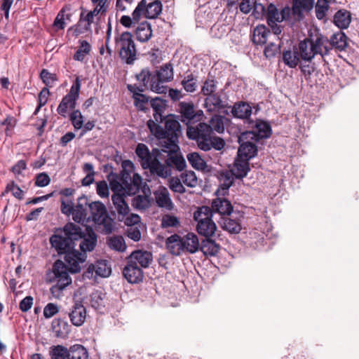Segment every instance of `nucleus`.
I'll return each mask as SVG.
<instances>
[{
  "label": "nucleus",
  "mask_w": 359,
  "mask_h": 359,
  "mask_svg": "<svg viewBox=\"0 0 359 359\" xmlns=\"http://www.w3.org/2000/svg\"><path fill=\"white\" fill-rule=\"evenodd\" d=\"M120 175L111 172L107 180L113 191L111 201L118 213V219L123 222L130 212V208L125 201L126 194L135 195L140 189L142 179L135 172V165L130 160L122 162Z\"/></svg>",
  "instance_id": "1"
},
{
  "label": "nucleus",
  "mask_w": 359,
  "mask_h": 359,
  "mask_svg": "<svg viewBox=\"0 0 359 359\" xmlns=\"http://www.w3.org/2000/svg\"><path fill=\"white\" fill-rule=\"evenodd\" d=\"M81 237V226L72 222H68L63 229H57L50 238V243L57 253L65 255V261L69 265L72 273L80 271V264L83 263L86 257L85 253L74 249V242L80 240Z\"/></svg>",
  "instance_id": "2"
},
{
  "label": "nucleus",
  "mask_w": 359,
  "mask_h": 359,
  "mask_svg": "<svg viewBox=\"0 0 359 359\" xmlns=\"http://www.w3.org/2000/svg\"><path fill=\"white\" fill-rule=\"evenodd\" d=\"M163 121H165V128L151 119L147 121V125L150 132L161 140L162 147L170 151H175L179 149L177 143L182 134L181 126L172 114L165 116Z\"/></svg>",
  "instance_id": "3"
},
{
  "label": "nucleus",
  "mask_w": 359,
  "mask_h": 359,
  "mask_svg": "<svg viewBox=\"0 0 359 359\" xmlns=\"http://www.w3.org/2000/svg\"><path fill=\"white\" fill-rule=\"evenodd\" d=\"M173 77V67L170 62L163 65L158 70L153 72L148 68L142 69L136 75L137 80L140 81L145 88L156 93H165L166 88L163 83L172 81Z\"/></svg>",
  "instance_id": "4"
},
{
  "label": "nucleus",
  "mask_w": 359,
  "mask_h": 359,
  "mask_svg": "<svg viewBox=\"0 0 359 359\" xmlns=\"http://www.w3.org/2000/svg\"><path fill=\"white\" fill-rule=\"evenodd\" d=\"M187 136L189 140H195L198 148L205 151L212 149L220 151L225 145L222 138L211 134L208 124L201 121L196 126L192 125L187 128Z\"/></svg>",
  "instance_id": "5"
},
{
  "label": "nucleus",
  "mask_w": 359,
  "mask_h": 359,
  "mask_svg": "<svg viewBox=\"0 0 359 359\" xmlns=\"http://www.w3.org/2000/svg\"><path fill=\"white\" fill-rule=\"evenodd\" d=\"M93 222L100 232L105 235L111 234L115 229V222L107 210L104 204L100 201H94L88 205Z\"/></svg>",
  "instance_id": "6"
},
{
  "label": "nucleus",
  "mask_w": 359,
  "mask_h": 359,
  "mask_svg": "<svg viewBox=\"0 0 359 359\" xmlns=\"http://www.w3.org/2000/svg\"><path fill=\"white\" fill-rule=\"evenodd\" d=\"M116 47L120 58L128 65H133L137 60V50L133 35L129 32H123L115 37Z\"/></svg>",
  "instance_id": "7"
},
{
  "label": "nucleus",
  "mask_w": 359,
  "mask_h": 359,
  "mask_svg": "<svg viewBox=\"0 0 359 359\" xmlns=\"http://www.w3.org/2000/svg\"><path fill=\"white\" fill-rule=\"evenodd\" d=\"M53 280L55 284L50 287V292L55 297H59L68 285L72 283L69 269L63 262L57 260L53 266Z\"/></svg>",
  "instance_id": "8"
},
{
  "label": "nucleus",
  "mask_w": 359,
  "mask_h": 359,
  "mask_svg": "<svg viewBox=\"0 0 359 359\" xmlns=\"http://www.w3.org/2000/svg\"><path fill=\"white\" fill-rule=\"evenodd\" d=\"M81 86V81L79 77H76L69 93L62 97L57 107V111L60 116L66 117L68 109L74 110L79 97Z\"/></svg>",
  "instance_id": "9"
},
{
  "label": "nucleus",
  "mask_w": 359,
  "mask_h": 359,
  "mask_svg": "<svg viewBox=\"0 0 359 359\" xmlns=\"http://www.w3.org/2000/svg\"><path fill=\"white\" fill-rule=\"evenodd\" d=\"M252 137H255V135L250 132H243L239 135L240 146L238 150L239 158L250 161L257 155L258 149L256 145L257 142H254Z\"/></svg>",
  "instance_id": "10"
},
{
  "label": "nucleus",
  "mask_w": 359,
  "mask_h": 359,
  "mask_svg": "<svg viewBox=\"0 0 359 359\" xmlns=\"http://www.w3.org/2000/svg\"><path fill=\"white\" fill-rule=\"evenodd\" d=\"M178 106L181 121L187 128L202 121L204 116L203 111L201 109H196L192 102H180Z\"/></svg>",
  "instance_id": "11"
},
{
  "label": "nucleus",
  "mask_w": 359,
  "mask_h": 359,
  "mask_svg": "<svg viewBox=\"0 0 359 359\" xmlns=\"http://www.w3.org/2000/svg\"><path fill=\"white\" fill-rule=\"evenodd\" d=\"M308 39L311 43V51H313L314 56L320 55L323 61L327 63L325 57L329 55L331 50L328 38L318 32H315V33H309Z\"/></svg>",
  "instance_id": "12"
},
{
  "label": "nucleus",
  "mask_w": 359,
  "mask_h": 359,
  "mask_svg": "<svg viewBox=\"0 0 359 359\" xmlns=\"http://www.w3.org/2000/svg\"><path fill=\"white\" fill-rule=\"evenodd\" d=\"M126 264L123 269V276L130 284H138L142 282L144 278V272L137 264L130 262L126 259Z\"/></svg>",
  "instance_id": "13"
},
{
  "label": "nucleus",
  "mask_w": 359,
  "mask_h": 359,
  "mask_svg": "<svg viewBox=\"0 0 359 359\" xmlns=\"http://www.w3.org/2000/svg\"><path fill=\"white\" fill-rule=\"evenodd\" d=\"M230 217H222L219 222L220 226L231 233H238L241 230V218L243 216L239 212H233Z\"/></svg>",
  "instance_id": "14"
},
{
  "label": "nucleus",
  "mask_w": 359,
  "mask_h": 359,
  "mask_svg": "<svg viewBox=\"0 0 359 359\" xmlns=\"http://www.w3.org/2000/svg\"><path fill=\"white\" fill-rule=\"evenodd\" d=\"M204 107L207 111L210 113L231 108V106L222 100L221 95L218 93L206 96L204 100Z\"/></svg>",
  "instance_id": "15"
},
{
  "label": "nucleus",
  "mask_w": 359,
  "mask_h": 359,
  "mask_svg": "<svg viewBox=\"0 0 359 359\" xmlns=\"http://www.w3.org/2000/svg\"><path fill=\"white\" fill-rule=\"evenodd\" d=\"M81 231L82 237L80 239L83 240L79 246L82 253L86 254V252L94 250L97 243V235L93 228L88 226H85L84 231L81 228Z\"/></svg>",
  "instance_id": "16"
},
{
  "label": "nucleus",
  "mask_w": 359,
  "mask_h": 359,
  "mask_svg": "<svg viewBox=\"0 0 359 359\" xmlns=\"http://www.w3.org/2000/svg\"><path fill=\"white\" fill-rule=\"evenodd\" d=\"M314 6V0H292L293 16L301 22L305 17L304 13H309Z\"/></svg>",
  "instance_id": "17"
},
{
  "label": "nucleus",
  "mask_w": 359,
  "mask_h": 359,
  "mask_svg": "<svg viewBox=\"0 0 359 359\" xmlns=\"http://www.w3.org/2000/svg\"><path fill=\"white\" fill-rule=\"evenodd\" d=\"M245 132L252 133L255 135V137H252L254 142H259L261 140L270 137L272 130L269 123L262 120H257L252 127V129L251 130H246Z\"/></svg>",
  "instance_id": "18"
},
{
  "label": "nucleus",
  "mask_w": 359,
  "mask_h": 359,
  "mask_svg": "<svg viewBox=\"0 0 359 359\" xmlns=\"http://www.w3.org/2000/svg\"><path fill=\"white\" fill-rule=\"evenodd\" d=\"M89 204L88 199L86 196L78 198L76 205H74L72 215V219L75 222L80 223L85 221L87 217V208Z\"/></svg>",
  "instance_id": "19"
},
{
  "label": "nucleus",
  "mask_w": 359,
  "mask_h": 359,
  "mask_svg": "<svg viewBox=\"0 0 359 359\" xmlns=\"http://www.w3.org/2000/svg\"><path fill=\"white\" fill-rule=\"evenodd\" d=\"M210 208L213 213L217 212L222 217L231 215L233 213V208L229 200L220 197H217L212 200Z\"/></svg>",
  "instance_id": "20"
},
{
  "label": "nucleus",
  "mask_w": 359,
  "mask_h": 359,
  "mask_svg": "<svg viewBox=\"0 0 359 359\" xmlns=\"http://www.w3.org/2000/svg\"><path fill=\"white\" fill-rule=\"evenodd\" d=\"M130 262L137 264L140 268H147L152 262V254L148 251L135 250L126 257Z\"/></svg>",
  "instance_id": "21"
},
{
  "label": "nucleus",
  "mask_w": 359,
  "mask_h": 359,
  "mask_svg": "<svg viewBox=\"0 0 359 359\" xmlns=\"http://www.w3.org/2000/svg\"><path fill=\"white\" fill-rule=\"evenodd\" d=\"M69 317L74 325L76 327L82 325L86 318V308L81 303L76 302L69 313Z\"/></svg>",
  "instance_id": "22"
},
{
  "label": "nucleus",
  "mask_w": 359,
  "mask_h": 359,
  "mask_svg": "<svg viewBox=\"0 0 359 359\" xmlns=\"http://www.w3.org/2000/svg\"><path fill=\"white\" fill-rule=\"evenodd\" d=\"M166 249L173 256H180L183 254L182 238L175 233L168 237L165 242Z\"/></svg>",
  "instance_id": "23"
},
{
  "label": "nucleus",
  "mask_w": 359,
  "mask_h": 359,
  "mask_svg": "<svg viewBox=\"0 0 359 359\" xmlns=\"http://www.w3.org/2000/svg\"><path fill=\"white\" fill-rule=\"evenodd\" d=\"M144 169H149L151 174L162 178H166L171 175L170 168L166 164L161 163L157 156H155L149 163V166H145Z\"/></svg>",
  "instance_id": "24"
},
{
  "label": "nucleus",
  "mask_w": 359,
  "mask_h": 359,
  "mask_svg": "<svg viewBox=\"0 0 359 359\" xmlns=\"http://www.w3.org/2000/svg\"><path fill=\"white\" fill-rule=\"evenodd\" d=\"M182 238L183 254H194L199 250L200 243L198 238L194 233H188Z\"/></svg>",
  "instance_id": "25"
},
{
  "label": "nucleus",
  "mask_w": 359,
  "mask_h": 359,
  "mask_svg": "<svg viewBox=\"0 0 359 359\" xmlns=\"http://www.w3.org/2000/svg\"><path fill=\"white\" fill-rule=\"evenodd\" d=\"M150 107L154 110L153 115L154 121L156 123H162L163 121L164 117H165V116H163V114L167 107V101L161 99V97H156L151 99Z\"/></svg>",
  "instance_id": "26"
},
{
  "label": "nucleus",
  "mask_w": 359,
  "mask_h": 359,
  "mask_svg": "<svg viewBox=\"0 0 359 359\" xmlns=\"http://www.w3.org/2000/svg\"><path fill=\"white\" fill-rule=\"evenodd\" d=\"M231 108L232 116L234 118L246 119L250 118L252 114V107L245 102H235Z\"/></svg>",
  "instance_id": "27"
},
{
  "label": "nucleus",
  "mask_w": 359,
  "mask_h": 359,
  "mask_svg": "<svg viewBox=\"0 0 359 359\" xmlns=\"http://www.w3.org/2000/svg\"><path fill=\"white\" fill-rule=\"evenodd\" d=\"M156 202L158 207L171 210L173 208V203L170 196L168 190L162 187L154 193Z\"/></svg>",
  "instance_id": "28"
},
{
  "label": "nucleus",
  "mask_w": 359,
  "mask_h": 359,
  "mask_svg": "<svg viewBox=\"0 0 359 359\" xmlns=\"http://www.w3.org/2000/svg\"><path fill=\"white\" fill-rule=\"evenodd\" d=\"M250 170L249 161L238 157L235 160L231 172L236 179L241 180L246 177Z\"/></svg>",
  "instance_id": "29"
},
{
  "label": "nucleus",
  "mask_w": 359,
  "mask_h": 359,
  "mask_svg": "<svg viewBox=\"0 0 359 359\" xmlns=\"http://www.w3.org/2000/svg\"><path fill=\"white\" fill-rule=\"evenodd\" d=\"M310 44L311 43L307 36L304 40L300 41L297 47H295L299 53V56L304 62H311L315 57L313 51H311Z\"/></svg>",
  "instance_id": "30"
},
{
  "label": "nucleus",
  "mask_w": 359,
  "mask_h": 359,
  "mask_svg": "<svg viewBox=\"0 0 359 359\" xmlns=\"http://www.w3.org/2000/svg\"><path fill=\"white\" fill-rule=\"evenodd\" d=\"M271 34V31L264 25H257L253 30L252 41L257 46L264 45Z\"/></svg>",
  "instance_id": "31"
},
{
  "label": "nucleus",
  "mask_w": 359,
  "mask_h": 359,
  "mask_svg": "<svg viewBox=\"0 0 359 359\" xmlns=\"http://www.w3.org/2000/svg\"><path fill=\"white\" fill-rule=\"evenodd\" d=\"M135 34L137 41L142 43L148 41L152 36L151 24L147 21L140 23L135 29Z\"/></svg>",
  "instance_id": "32"
},
{
  "label": "nucleus",
  "mask_w": 359,
  "mask_h": 359,
  "mask_svg": "<svg viewBox=\"0 0 359 359\" xmlns=\"http://www.w3.org/2000/svg\"><path fill=\"white\" fill-rule=\"evenodd\" d=\"M163 9L162 3L158 0H154L147 4H144V17L147 19H156L161 13Z\"/></svg>",
  "instance_id": "33"
},
{
  "label": "nucleus",
  "mask_w": 359,
  "mask_h": 359,
  "mask_svg": "<svg viewBox=\"0 0 359 359\" xmlns=\"http://www.w3.org/2000/svg\"><path fill=\"white\" fill-rule=\"evenodd\" d=\"M346 35L341 31L333 34L329 39L330 46L340 51L344 50L348 46Z\"/></svg>",
  "instance_id": "34"
},
{
  "label": "nucleus",
  "mask_w": 359,
  "mask_h": 359,
  "mask_svg": "<svg viewBox=\"0 0 359 359\" xmlns=\"http://www.w3.org/2000/svg\"><path fill=\"white\" fill-rule=\"evenodd\" d=\"M135 153L138 158L140 159L141 165L143 168H144V167L147 165L149 166V163L155 157V156L150 153L148 147L142 143L137 144L135 149Z\"/></svg>",
  "instance_id": "35"
},
{
  "label": "nucleus",
  "mask_w": 359,
  "mask_h": 359,
  "mask_svg": "<svg viewBox=\"0 0 359 359\" xmlns=\"http://www.w3.org/2000/svg\"><path fill=\"white\" fill-rule=\"evenodd\" d=\"M216 229V224L212 219L201 221V222L197 224L196 226L197 232L205 238H210L212 236L215 234Z\"/></svg>",
  "instance_id": "36"
},
{
  "label": "nucleus",
  "mask_w": 359,
  "mask_h": 359,
  "mask_svg": "<svg viewBox=\"0 0 359 359\" xmlns=\"http://www.w3.org/2000/svg\"><path fill=\"white\" fill-rule=\"evenodd\" d=\"M220 249V245L216 243L213 240L210 238H205L201 241L199 250L205 256H215Z\"/></svg>",
  "instance_id": "37"
},
{
  "label": "nucleus",
  "mask_w": 359,
  "mask_h": 359,
  "mask_svg": "<svg viewBox=\"0 0 359 359\" xmlns=\"http://www.w3.org/2000/svg\"><path fill=\"white\" fill-rule=\"evenodd\" d=\"M301 60L295 47L292 50H283V61L289 67L295 68L299 65Z\"/></svg>",
  "instance_id": "38"
},
{
  "label": "nucleus",
  "mask_w": 359,
  "mask_h": 359,
  "mask_svg": "<svg viewBox=\"0 0 359 359\" xmlns=\"http://www.w3.org/2000/svg\"><path fill=\"white\" fill-rule=\"evenodd\" d=\"M351 21V13L346 10H339L334 15L333 22L340 29H346Z\"/></svg>",
  "instance_id": "39"
},
{
  "label": "nucleus",
  "mask_w": 359,
  "mask_h": 359,
  "mask_svg": "<svg viewBox=\"0 0 359 359\" xmlns=\"http://www.w3.org/2000/svg\"><path fill=\"white\" fill-rule=\"evenodd\" d=\"M165 163L171 168H175L178 171H182L186 167V161L184 158L180 155L175 154H169L168 158L165 161Z\"/></svg>",
  "instance_id": "40"
},
{
  "label": "nucleus",
  "mask_w": 359,
  "mask_h": 359,
  "mask_svg": "<svg viewBox=\"0 0 359 359\" xmlns=\"http://www.w3.org/2000/svg\"><path fill=\"white\" fill-rule=\"evenodd\" d=\"M53 330L55 336L60 338H66L71 332V326L67 322L58 319L53 323Z\"/></svg>",
  "instance_id": "41"
},
{
  "label": "nucleus",
  "mask_w": 359,
  "mask_h": 359,
  "mask_svg": "<svg viewBox=\"0 0 359 359\" xmlns=\"http://www.w3.org/2000/svg\"><path fill=\"white\" fill-rule=\"evenodd\" d=\"M315 6V13L318 20L327 22V14L330 9L328 0H317Z\"/></svg>",
  "instance_id": "42"
},
{
  "label": "nucleus",
  "mask_w": 359,
  "mask_h": 359,
  "mask_svg": "<svg viewBox=\"0 0 359 359\" xmlns=\"http://www.w3.org/2000/svg\"><path fill=\"white\" fill-rule=\"evenodd\" d=\"M89 353L87 348L79 344L70 346L69 359H88Z\"/></svg>",
  "instance_id": "43"
},
{
  "label": "nucleus",
  "mask_w": 359,
  "mask_h": 359,
  "mask_svg": "<svg viewBox=\"0 0 359 359\" xmlns=\"http://www.w3.org/2000/svg\"><path fill=\"white\" fill-rule=\"evenodd\" d=\"M70 346L67 348L62 345L52 346L49 355L51 359H69Z\"/></svg>",
  "instance_id": "44"
},
{
  "label": "nucleus",
  "mask_w": 359,
  "mask_h": 359,
  "mask_svg": "<svg viewBox=\"0 0 359 359\" xmlns=\"http://www.w3.org/2000/svg\"><path fill=\"white\" fill-rule=\"evenodd\" d=\"M107 243L110 249L123 252L126 249L124 238L121 236H114L107 238Z\"/></svg>",
  "instance_id": "45"
},
{
  "label": "nucleus",
  "mask_w": 359,
  "mask_h": 359,
  "mask_svg": "<svg viewBox=\"0 0 359 359\" xmlns=\"http://www.w3.org/2000/svg\"><path fill=\"white\" fill-rule=\"evenodd\" d=\"M224 116L219 114H215L211 117L210 124H208L211 128V134H214V130L218 133H222L224 131Z\"/></svg>",
  "instance_id": "46"
},
{
  "label": "nucleus",
  "mask_w": 359,
  "mask_h": 359,
  "mask_svg": "<svg viewBox=\"0 0 359 359\" xmlns=\"http://www.w3.org/2000/svg\"><path fill=\"white\" fill-rule=\"evenodd\" d=\"M80 46L74 53L73 58L76 61H83L86 55L89 54L91 50L90 44L86 40H79Z\"/></svg>",
  "instance_id": "47"
},
{
  "label": "nucleus",
  "mask_w": 359,
  "mask_h": 359,
  "mask_svg": "<svg viewBox=\"0 0 359 359\" xmlns=\"http://www.w3.org/2000/svg\"><path fill=\"white\" fill-rule=\"evenodd\" d=\"M181 85L186 92L194 93L198 88L197 79L192 73L189 74L184 76Z\"/></svg>",
  "instance_id": "48"
},
{
  "label": "nucleus",
  "mask_w": 359,
  "mask_h": 359,
  "mask_svg": "<svg viewBox=\"0 0 359 359\" xmlns=\"http://www.w3.org/2000/svg\"><path fill=\"white\" fill-rule=\"evenodd\" d=\"M213 215L212 210L210 207L203 205L199 208L194 214V219L198 223L201 221L208 220L212 219Z\"/></svg>",
  "instance_id": "49"
},
{
  "label": "nucleus",
  "mask_w": 359,
  "mask_h": 359,
  "mask_svg": "<svg viewBox=\"0 0 359 359\" xmlns=\"http://www.w3.org/2000/svg\"><path fill=\"white\" fill-rule=\"evenodd\" d=\"M71 17L70 14L66 13V9L62 8L56 15L54 22L53 23V27L55 31L59 29H64L66 26L65 20H69Z\"/></svg>",
  "instance_id": "50"
},
{
  "label": "nucleus",
  "mask_w": 359,
  "mask_h": 359,
  "mask_svg": "<svg viewBox=\"0 0 359 359\" xmlns=\"http://www.w3.org/2000/svg\"><path fill=\"white\" fill-rule=\"evenodd\" d=\"M134 105L138 110L147 112L150 105V97L144 94H135Z\"/></svg>",
  "instance_id": "51"
},
{
  "label": "nucleus",
  "mask_w": 359,
  "mask_h": 359,
  "mask_svg": "<svg viewBox=\"0 0 359 359\" xmlns=\"http://www.w3.org/2000/svg\"><path fill=\"white\" fill-rule=\"evenodd\" d=\"M217 81L212 76H208V79L204 81L201 90V93L205 96L213 94L217 90Z\"/></svg>",
  "instance_id": "52"
},
{
  "label": "nucleus",
  "mask_w": 359,
  "mask_h": 359,
  "mask_svg": "<svg viewBox=\"0 0 359 359\" xmlns=\"http://www.w3.org/2000/svg\"><path fill=\"white\" fill-rule=\"evenodd\" d=\"M18 120L11 115H7L6 118L0 121V127L5 126L4 132L6 136H11L13 133V130L16 126Z\"/></svg>",
  "instance_id": "53"
},
{
  "label": "nucleus",
  "mask_w": 359,
  "mask_h": 359,
  "mask_svg": "<svg viewBox=\"0 0 359 359\" xmlns=\"http://www.w3.org/2000/svg\"><path fill=\"white\" fill-rule=\"evenodd\" d=\"M187 159L191 166L196 170H204L206 166L205 161L196 152L189 154Z\"/></svg>",
  "instance_id": "54"
},
{
  "label": "nucleus",
  "mask_w": 359,
  "mask_h": 359,
  "mask_svg": "<svg viewBox=\"0 0 359 359\" xmlns=\"http://www.w3.org/2000/svg\"><path fill=\"white\" fill-rule=\"evenodd\" d=\"M286 21L292 25H294L297 22H299V21L294 20V18L293 16V8L292 7H290L289 6H286L284 8L281 9L280 11V16H279V22Z\"/></svg>",
  "instance_id": "55"
},
{
  "label": "nucleus",
  "mask_w": 359,
  "mask_h": 359,
  "mask_svg": "<svg viewBox=\"0 0 359 359\" xmlns=\"http://www.w3.org/2000/svg\"><path fill=\"white\" fill-rule=\"evenodd\" d=\"M183 183L189 187H195L198 185V179L194 171H185L180 175Z\"/></svg>",
  "instance_id": "56"
},
{
  "label": "nucleus",
  "mask_w": 359,
  "mask_h": 359,
  "mask_svg": "<svg viewBox=\"0 0 359 359\" xmlns=\"http://www.w3.org/2000/svg\"><path fill=\"white\" fill-rule=\"evenodd\" d=\"M40 78L48 88V87H53L55 81L57 80L55 74H52L46 69H43L41 70L40 73Z\"/></svg>",
  "instance_id": "57"
},
{
  "label": "nucleus",
  "mask_w": 359,
  "mask_h": 359,
  "mask_svg": "<svg viewBox=\"0 0 359 359\" xmlns=\"http://www.w3.org/2000/svg\"><path fill=\"white\" fill-rule=\"evenodd\" d=\"M180 225V222L179 219L175 216L170 214H166L163 216L161 219V227L162 228H168V227H178Z\"/></svg>",
  "instance_id": "58"
},
{
  "label": "nucleus",
  "mask_w": 359,
  "mask_h": 359,
  "mask_svg": "<svg viewBox=\"0 0 359 359\" xmlns=\"http://www.w3.org/2000/svg\"><path fill=\"white\" fill-rule=\"evenodd\" d=\"M10 191L12 192L14 197L19 200H22L24 197V191L15 183L14 181H11L7 184L3 195L5 193H8Z\"/></svg>",
  "instance_id": "59"
},
{
  "label": "nucleus",
  "mask_w": 359,
  "mask_h": 359,
  "mask_svg": "<svg viewBox=\"0 0 359 359\" xmlns=\"http://www.w3.org/2000/svg\"><path fill=\"white\" fill-rule=\"evenodd\" d=\"M83 116L79 110H74L69 115L72 124L76 130H79L83 125Z\"/></svg>",
  "instance_id": "60"
},
{
  "label": "nucleus",
  "mask_w": 359,
  "mask_h": 359,
  "mask_svg": "<svg viewBox=\"0 0 359 359\" xmlns=\"http://www.w3.org/2000/svg\"><path fill=\"white\" fill-rule=\"evenodd\" d=\"M133 206L137 210H146L149 207V201L147 196L138 195L133 198Z\"/></svg>",
  "instance_id": "61"
},
{
  "label": "nucleus",
  "mask_w": 359,
  "mask_h": 359,
  "mask_svg": "<svg viewBox=\"0 0 359 359\" xmlns=\"http://www.w3.org/2000/svg\"><path fill=\"white\" fill-rule=\"evenodd\" d=\"M267 22H279L280 12L276 5L271 3L267 6L266 10Z\"/></svg>",
  "instance_id": "62"
},
{
  "label": "nucleus",
  "mask_w": 359,
  "mask_h": 359,
  "mask_svg": "<svg viewBox=\"0 0 359 359\" xmlns=\"http://www.w3.org/2000/svg\"><path fill=\"white\" fill-rule=\"evenodd\" d=\"M95 266V274L101 277H107L111 273V268L107 267L105 261L97 262Z\"/></svg>",
  "instance_id": "63"
},
{
  "label": "nucleus",
  "mask_w": 359,
  "mask_h": 359,
  "mask_svg": "<svg viewBox=\"0 0 359 359\" xmlns=\"http://www.w3.org/2000/svg\"><path fill=\"white\" fill-rule=\"evenodd\" d=\"M280 44H276L275 43L271 42L266 46L264 50V54L267 58L274 57L276 53L280 52Z\"/></svg>",
  "instance_id": "64"
}]
</instances>
